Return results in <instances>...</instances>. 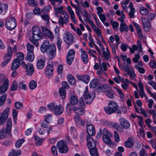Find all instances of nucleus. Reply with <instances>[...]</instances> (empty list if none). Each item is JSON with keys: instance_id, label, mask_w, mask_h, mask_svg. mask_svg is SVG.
<instances>
[{"instance_id": "obj_36", "label": "nucleus", "mask_w": 156, "mask_h": 156, "mask_svg": "<svg viewBox=\"0 0 156 156\" xmlns=\"http://www.w3.org/2000/svg\"><path fill=\"white\" fill-rule=\"evenodd\" d=\"M27 83L23 81H20L19 83V88L20 89L26 90L27 89Z\"/></svg>"}, {"instance_id": "obj_15", "label": "nucleus", "mask_w": 156, "mask_h": 156, "mask_svg": "<svg viewBox=\"0 0 156 156\" xmlns=\"http://www.w3.org/2000/svg\"><path fill=\"white\" fill-rule=\"evenodd\" d=\"M49 8L45 6L41 10V17L45 21H48L49 20Z\"/></svg>"}, {"instance_id": "obj_49", "label": "nucleus", "mask_w": 156, "mask_h": 156, "mask_svg": "<svg viewBox=\"0 0 156 156\" xmlns=\"http://www.w3.org/2000/svg\"><path fill=\"white\" fill-rule=\"evenodd\" d=\"M26 46L28 53H34V47L33 45L28 43L27 44Z\"/></svg>"}, {"instance_id": "obj_45", "label": "nucleus", "mask_w": 156, "mask_h": 156, "mask_svg": "<svg viewBox=\"0 0 156 156\" xmlns=\"http://www.w3.org/2000/svg\"><path fill=\"white\" fill-rule=\"evenodd\" d=\"M78 102L77 97L75 95H72L70 99V102L71 105H75L77 104Z\"/></svg>"}, {"instance_id": "obj_19", "label": "nucleus", "mask_w": 156, "mask_h": 156, "mask_svg": "<svg viewBox=\"0 0 156 156\" xmlns=\"http://www.w3.org/2000/svg\"><path fill=\"white\" fill-rule=\"evenodd\" d=\"M80 51L82 60L84 63L87 64L88 60V57L87 52L83 48L81 49Z\"/></svg>"}, {"instance_id": "obj_34", "label": "nucleus", "mask_w": 156, "mask_h": 156, "mask_svg": "<svg viewBox=\"0 0 156 156\" xmlns=\"http://www.w3.org/2000/svg\"><path fill=\"white\" fill-rule=\"evenodd\" d=\"M128 30V27L125 23H120L119 31L123 33L124 32H127Z\"/></svg>"}, {"instance_id": "obj_3", "label": "nucleus", "mask_w": 156, "mask_h": 156, "mask_svg": "<svg viewBox=\"0 0 156 156\" xmlns=\"http://www.w3.org/2000/svg\"><path fill=\"white\" fill-rule=\"evenodd\" d=\"M104 109L106 113L108 114H112L115 112L121 113V111L119 110L116 103L114 101L110 102L108 107H105Z\"/></svg>"}, {"instance_id": "obj_14", "label": "nucleus", "mask_w": 156, "mask_h": 156, "mask_svg": "<svg viewBox=\"0 0 156 156\" xmlns=\"http://www.w3.org/2000/svg\"><path fill=\"white\" fill-rule=\"evenodd\" d=\"M75 51L73 49H70L67 53V61L68 64L71 65L74 59Z\"/></svg>"}, {"instance_id": "obj_6", "label": "nucleus", "mask_w": 156, "mask_h": 156, "mask_svg": "<svg viewBox=\"0 0 156 156\" xmlns=\"http://www.w3.org/2000/svg\"><path fill=\"white\" fill-rule=\"evenodd\" d=\"M83 96L87 104H90L94 100L95 94L94 93L90 94L89 93L88 87L86 86L84 91Z\"/></svg>"}, {"instance_id": "obj_62", "label": "nucleus", "mask_w": 156, "mask_h": 156, "mask_svg": "<svg viewBox=\"0 0 156 156\" xmlns=\"http://www.w3.org/2000/svg\"><path fill=\"white\" fill-rule=\"evenodd\" d=\"M16 56L18 58H17L19 61H22L24 59V55L23 53L21 52H19L17 53Z\"/></svg>"}, {"instance_id": "obj_46", "label": "nucleus", "mask_w": 156, "mask_h": 156, "mask_svg": "<svg viewBox=\"0 0 156 156\" xmlns=\"http://www.w3.org/2000/svg\"><path fill=\"white\" fill-rule=\"evenodd\" d=\"M34 53H27L26 59L28 60L30 62H32L34 60Z\"/></svg>"}, {"instance_id": "obj_40", "label": "nucleus", "mask_w": 156, "mask_h": 156, "mask_svg": "<svg viewBox=\"0 0 156 156\" xmlns=\"http://www.w3.org/2000/svg\"><path fill=\"white\" fill-rule=\"evenodd\" d=\"M37 86L36 81L34 80H32L30 81L29 84V87L30 90H34L35 89Z\"/></svg>"}, {"instance_id": "obj_10", "label": "nucleus", "mask_w": 156, "mask_h": 156, "mask_svg": "<svg viewBox=\"0 0 156 156\" xmlns=\"http://www.w3.org/2000/svg\"><path fill=\"white\" fill-rule=\"evenodd\" d=\"M10 108L6 107L2 113H0V125L2 124L7 119Z\"/></svg>"}, {"instance_id": "obj_13", "label": "nucleus", "mask_w": 156, "mask_h": 156, "mask_svg": "<svg viewBox=\"0 0 156 156\" xmlns=\"http://www.w3.org/2000/svg\"><path fill=\"white\" fill-rule=\"evenodd\" d=\"M62 15H59L58 17V23L59 25L61 27H63L64 24H66L69 22V19L68 14H65Z\"/></svg>"}, {"instance_id": "obj_11", "label": "nucleus", "mask_w": 156, "mask_h": 156, "mask_svg": "<svg viewBox=\"0 0 156 156\" xmlns=\"http://www.w3.org/2000/svg\"><path fill=\"white\" fill-rule=\"evenodd\" d=\"M63 39L67 44L71 45L73 43L74 37L72 34L69 31H66L64 34Z\"/></svg>"}, {"instance_id": "obj_54", "label": "nucleus", "mask_w": 156, "mask_h": 156, "mask_svg": "<svg viewBox=\"0 0 156 156\" xmlns=\"http://www.w3.org/2000/svg\"><path fill=\"white\" fill-rule=\"evenodd\" d=\"M134 66L140 73L144 74L145 73V69L143 67H140L136 64Z\"/></svg>"}, {"instance_id": "obj_7", "label": "nucleus", "mask_w": 156, "mask_h": 156, "mask_svg": "<svg viewBox=\"0 0 156 156\" xmlns=\"http://www.w3.org/2000/svg\"><path fill=\"white\" fill-rule=\"evenodd\" d=\"M5 26L7 28L10 30L15 29L16 26V20L14 18H9L5 21Z\"/></svg>"}, {"instance_id": "obj_55", "label": "nucleus", "mask_w": 156, "mask_h": 156, "mask_svg": "<svg viewBox=\"0 0 156 156\" xmlns=\"http://www.w3.org/2000/svg\"><path fill=\"white\" fill-rule=\"evenodd\" d=\"M132 68L131 66H128V64H127L125 62H124L123 64V68L122 70L125 71H127L129 72L130 71L131 68Z\"/></svg>"}, {"instance_id": "obj_53", "label": "nucleus", "mask_w": 156, "mask_h": 156, "mask_svg": "<svg viewBox=\"0 0 156 156\" xmlns=\"http://www.w3.org/2000/svg\"><path fill=\"white\" fill-rule=\"evenodd\" d=\"M90 152L91 156H99L96 148L90 149Z\"/></svg>"}, {"instance_id": "obj_27", "label": "nucleus", "mask_w": 156, "mask_h": 156, "mask_svg": "<svg viewBox=\"0 0 156 156\" xmlns=\"http://www.w3.org/2000/svg\"><path fill=\"white\" fill-rule=\"evenodd\" d=\"M26 74L27 75L31 76L34 71V69L33 66L31 63H28L27 64V66L26 68Z\"/></svg>"}, {"instance_id": "obj_25", "label": "nucleus", "mask_w": 156, "mask_h": 156, "mask_svg": "<svg viewBox=\"0 0 156 156\" xmlns=\"http://www.w3.org/2000/svg\"><path fill=\"white\" fill-rule=\"evenodd\" d=\"M74 120L76 126H83L85 125V122L82 120L80 117L78 115H76L75 116Z\"/></svg>"}, {"instance_id": "obj_39", "label": "nucleus", "mask_w": 156, "mask_h": 156, "mask_svg": "<svg viewBox=\"0 0 156 156\" xmlns=\"http://www.w3.org/2000/svg\"><path fill=\"white\" fill-rule=\"evenodd\" d=\"M12 126V121L10 118H9L6 122L5 130L11 133Z\"/></svg>"}, {"instance_id": "obj_32", "label": "nucleus", "mask_w": 156, "mask_h": 156, "mask_svg": "<svg viewBox=\"0 0 156 156\" xmlns=\"http://www.w3.org/2000/svg\"><path fill=\"white\" fill-rule=\"evenodd\" d=\"M134 145V141L133 139L131 138H129L127 140L125 141L124 145L126 147L128 148H130L133 147Z\"/></svg>"}, {"instance_id": "obj_61", "label": "nucleus", "mask_w": 156, "mask_h": 156, "mask_svg": "<svg viewBox=\"0 0 156 156\" xmlns=\"http://www.w3.org/2000/svg\"><path fill=\"white\" fill-rule=\"evenodd\" d=\"M114 133V138L115 141L116 142H119L120 140V139L118 133L116 131H115Z\"/></svg>"}, {"instance_id": "obj_9", "label": "nucleus", "mask_w": 156, "mask_h": 156, "mask_svg": "<svg viewBox=\"0 0 156 156\" xmlns=\"http://www.w3.org/2000/svg\"><path fill=\"white\" fill-rule=\"evenodd\" d=\"M57 147L60 153H66L68 151L69 149L67 145L62 140H60L57 143Z\"/></svg>"}, {"instance_id": "obj_12", "label": "nucleus", "mask_w": 156, "mask_h": 156, "mask_svg": "<svg viewBox=\"0 0 156 156\" xmlns=\"http://www.w3.org/2000/svg\"><path fill=\"white\" fill-rule=\"evenodd\" d=\"M100 69L97 72V74L101 78H102L101 75L105 76H107V74L105 71H106L108 68L107 67V65L106 63L102 62L100 64Z\"/></svg>"}, {"instance_id": "obj_4", "label": "nucleus", "mask_w": 156, "mask_h": 156, "mask_svg": "<svg viewBox=\"0 0 156 156\" xmlns=\"http://www.w3.org/2000/svg\"><path fill=\"white\" fill-rule=\"evenodd\" d=\"M102 132L103 140L104 142L109 147H112L113 146L112 142L110 138L112 136L111 133L106 128L103 129Z\"/></svg>"}, {"instance_id": "obj_56", "label": "nucleus", "mask_w": 156, "mask_h": 156, "mask_svg": "<svg viewBox=\"0 0 156 156\" xmlns=\"http://www.w3.org/2000/svg\"><path fill=\"white\" fill-rule=\"evenodd\" d=\"M70 131L71 134L73 136L74 138H76L77 137V134L75 128L73 127H71L70 128Z\"/></svg>"}, {"instance_id": "obj_30", "label": "nucleus", "mask_w": 156, "mask_h": 156, "mask_svg": "<svg viewBox=\"0 0 156 156\" xmlns=\"http://www.w3.org/2000/svg\"><path fill=\"white\" fill-rule=\"evenodd\" d=\"M73 110L76 113L81 115L84 113V110L83 107L79 106V108L74 106L73 107Z\"/></svg>"}, {"instance_id": "obj_5", "label": "nucleus", "mask_w": 156, "mask_h": 156, "mask_svg": "<svg viewBox=\"0 0 156 156\" xmlns=\"http://www.w3.org/2000/svg\"><path fill=\"white\" fill-rule=\"evenodd\" d=\"M49 109H51L56 115L61 114L64 111L63 107L60 105H57L55 103L49 104Z\"/></svg>"}, {"instance_id": "obj_2", "label": "nucleus", "mask_w": 156, "mask_h": 156, "mask_svg": "<svg viewBox=\"0 0 156 156\" xmlns=\"http://www.w3.org/2000/svg\"><path fill=\"white\" fill-rule=\"evenodd\" d=\"M82 14L83 16L86 18L87 22L90 24L91 28L95 32L98 36H101V33L100 30L96 26L93 21L88 17H90V16L86 9L83 10V13H82Z\"/></svg>"}, {"instance_id": "obj_50", "label": "nucleus", "mask_w": 156, "mask_h": 156, "mask_svg": "<svg viewBox=\"0 0 156 156\" xmlns=\"http://www.w3.org/2000/svg\"><path fill=\"white\" fill-rule=\"evenodd\" d=\"M24 139L21 138L18 140L15 143V146L16 148H19L24 142Z\"/></svg>"}, {"instance_id": "obj_41", "label": "nucleus", "mask_w": 156, "mask_h": 156, "mask_svg": "<svg viewBox=\"0 0 156 156\" xmlns=\"http://www.w3.org/2000/svg\"><path fill=\"white\" fill-rule=\"evenodd\" d=\"M48 121L49 115H46L44 116V121L41 123V126L44 128L47 127L48 125Z\"/></svg>"}, {"instance_id": "obj_57", "label": "nucleus", "mask_w": 156, "mask_h": 156, "mask_svg": "<svg viewBox=\"0 0 156 156\" xmlns=\"http://www.w3.org/2000/svg\"><path fill=\"white\" fill-rule=\"evenodd\" d=\"M140 12L142 15H146L148 14L149 11L145 7H142L140 8Z\"/></svg>"}, {"instance_id": "obj_35", "label": "nucleus", "mask_w": 156, "mask_h": 156, "mask_svg": "<svg viewBox=\"0 0 156 156\" xmlns=\"http://www.w3.org/2000/svg\"><path fill=\"white\" fill-rule=\"evenodd\" d=\"M67 78L68 81L71 85H73L75 82V79L71 74H68L67 76Z\"/></svg>"}, {"instance_id": "obj_63", "label": "nucleus", "mask_w": 156, "mask_h": 156, "mask_svg": "<svg viewBox=\"0 0 156 156\" xmlns=\"http://www.w3.org/2000/svg\"><path fill=\"white\" fill-rule=\"evenodd\" d=\"M18 85L16 81H13L11 87V90L12 91L16 90L17 88Z\"/></svg>"}, {"instance_id": "obj_22", "label": "nucleus", "mask_w": 156, "mask_h": 156, "mask_svg": "<svg viewBox=\"0 0 156 156\" xmlns=\"http://www.w3.org/2000/svg\"><path fill=\"white\" fill-rule=\"evenodd\" d=\"M11 136V134L5 130L4 128L2 129L0 131V138L3 139L7 137Z\"/></svg>"}, {"instance_id": "obj_31", "label": "nucleus", "mask_w": 156, "mask_h": 156, "mask_svg": "<svg viewBox=\"0 0 156 156\" xmlns=\"http://www.w3.org/2000/svg\"><path fill=\"white\" fill-rule=\"evenodd\" d=\"M8 9L7 4L0 3V14L5 15L6 12Z\"/></svg>"}, {"instance_id": "obj_1", "label": "nucleus", "mask_w": 156, "mask_h": 156, "mask_svg": "<svg viewBox=\"0 0 156 156\" xmlns=\"http://www.w3.org/2000/svg\"><path fill=\"white\" fill-rule=\"evenodd\" d=\"M32 35L29 38L31 42L36 47L39 46L38 40L42 38V33L41 29L38 26H34L32 28Z\"/></svg>"}, {"instance_id": "obj_26", "label": "nucleus", "mask_w": 156, "mask_h": 156, "mask_svg": "<svg viewBox=\"0 0 156 156\" xmlns=\"http://www.w3.org/2000/svg\"><path fill=\"white\" fill-rule=\"evenodd\" d=\"M87 132L89 136H93L95 133V131L94 126L91 124L87 125L86 126Z\"/></svg>"}, {"instance_id": "obj_21", "label": "nucleus", "mask_w": 156, "mask_h": 156, "mask_svg": "<svg viewBox=\"0 0 156 156\" xmlns=\"http://www.w3.org/2000/svg\"><path fill=\"white\" fill-rule=\"evenodd\" d=\"M142 21L144 30L146 31H148L151 28L150 23L147 20L146 18H143Z\"/></svg>"}, {"instance_id": "obj_42", "label": "nucleus", "mask_w": 156, "mask_h": 156, "mask_svg": "<svg viewBox=\"0 0 156 156\" xmlns=\"http://www.w3.org/2000/svg\"><path fill=\"white\" fill-rule=\"evenodd\" d=\"M115 89L117 92L118 93L119 97L122 101H123L125 100V94L120 89L115 87H114Z\"/></svg>"}, {"instance_id": "obj_24", "label": "nucleus", "mask_w": 156, "mask_h": 156, "mask_svg": "<svg viewBox=\"0 0 156 156\" xmlns=\"http://www.w3.org/2000/svg\"><path fill=\"white\" fill-rule=\"evenodd\" d=\"M49 49V41L44 40L41 47V50L43 53H47Z\"/></svg>"}, {"instance_id": "obj_8", "label": "nucleus", "mask_w": 156, "mask_h": 156, "mask_svg": "<svg viewBox=\"0 0 156 156\" xmlns=\"http://www.w3.org/2000/svg\"><path fill=\"white\" fill-rule=\"evenodd\" d=\"M101 90L105 92L106 96L109 98H112L113 94L112 91V88L108 84H104L101 87Z\"/></svg>"}, {"instance_id": "obj_64", "label": "nucleus", "mask_w": 156, "mask_h": 156, "mask_svg": "<svg viewBox=\"0 0 156 156\" xmlns=\"http://www.w3.org/2000/svg\"><path fill=\"white\" fill-rule=\"evenodd\" d=\"M155 15L154 13H150L147 16L146 20L148 21H151L153 20L155 17Z\"/></svg>"}, {"instance_id": "obj_16", "label": "nucleus", "mask_w": 156, "mask_h": 156, "mask_svg": "<svg viewBox=\"0 0 156 156\" xmlns=\"http://www.w3.org/2000/svg\"><path fill=\"white\" fill-rule=\"evenodd\" d=\"M9 82L7 79H5L2 86H0V94H2L5 92L9 86Z\"/></svg>"}, {"instance_id": "obj_58", "label": "nucleus", "mask_w": 156, "mask_h": 156, "mask_svg": "<svg viewBox=\"0 0 156 156\" xmlns=\"http://www.w3.org/2000/svg\"><path fill=\"white\" fill-rule=\"evenodd\" d=\"M80 1L81 5L84 8H88L89 7L90 5L87 1L85 0L84 2L83 0H80Z\"/></svg>"}, {"instance_id": "obj_59", "label": "nucleus", "mask_w": 156, "mask_h": 156, "mask_svg": "<svg viewBox=\"0 0 156 156\" xmlns=\"http://www.w3.org/2000/svg\"><path fill=\"white\" fill-rule=\"evenodd\" d=\"M6 98V95L4 94L2 95L0 98V107L3 105L4 104Z\"/></svg>"}, {"instance_id": "obj_20", "label": "nucleus", "mask_w": 156, "mask_h": 156, "mask_svg": "<svg viewBox=\"0 0 156 156\" xmlns=\"http://www.w3.org/2000/svg\"><path fill=\"white\" fill-rule=\"evenodd\" d=\"M119 121L121 126L123 128L127 129L130 127V124L126 119L123 118H121L119 119Z\"/></svg>"}, {"instance_id": "obj_47", "label": "nucleus", "mask_w": 156, "mask_h": 156, "mask_svg": "<svg viewBox=\"0 0 156 156\" xmlns=\"http://www.w3.org/2000/svg\"><path fill=\"white\" fill-rule=\"evenodd\" d=\"M98 80L97 79H93L90 83V88H94L98 85Z\"/></svg>"}, {"instance_id": "obj_51", "label": "nucleus", "mask_w": 156, "mask_h": 156, "mask_svg": "<svg viewBox=\"0 0 156 156\" xmlns=\"http://www.w3.org/2000/svg\"><path fill=\"white\" fill-rule=\"evenodd\" d=\"M59 94L62 98L64 99L66 97V91L65 89L63 87H61L59 89Z\"/></svg>"}, {"instance_id": "obj_23", "label": "nucleus", "mask_w": 156, "mask_h": 156, "mask_svg": "<svg viewBox=\"0 0 156 156\" xmlns=\"http://www.w3.org/2000/svg\"><path fill=\"white\" fill-rule=\"evenodd\" d=\"M67 10L70 15V19L74 23H77V20L75 18L74 12L72 9L71 7L69 6H67Z\"/></svg>"}, {"instance_id": "obj_17", "label": "nucleus", "mask_w": 156, "mask_h": 156, "mask_svg": "<svg viewBox=\"0 0 156 156\" xmlns=\"http://www.w3.org/2000/svg\"><path fill=\"white\" fill-rule=\"evenodd\" d=\"M86 138L87 141V146L90 149L96 148L95 141L90 136H87Z\"/></svg>"}, {"instance_id": "obj_29", "label": "nucleus", "mask_w": 156, "mask_h": 156, "mask_svg": "<svg viewBox=\"0 0 156 156\" xmlns=\"http://www.w3.org/2000/svg\"><path fill=\"white\" fill-rule=\"evenodd\" d=\"M20 64V61L17 58L14 60L12 62L11 67V69L12 70H14L17 69Z\"/></svg>"}, {"instance_id": "obj_28", "label": "nucleus", "mask_w": 156, "mask_h": 156, "mask_svg": "<svg viewBox=\"0 0 156 156\" xmlns=\"http://www.w3.org/2000/svg\"><path fill=\"white\" fill-rule=\"evenodd\" d=\"M129 8L130 9V11L129 13V16L131 18H135V13L136 12V10L135 8L133 7V3L130 2L128 6Z\"/></svg>"}, {"instance_id": "obj_43", "label": "nucleus", "mask_w": 156, "mask_h": 156, "mask_svg": "<svg viewBox=\"0 0 156 156\" xmlns=\"http://www.w3.org/2000/svg\"><path fill=\"white\" fill-rule=\"evenodd\" d=\"M105 125L109 127H113L115 128H116L119 126L117 123L110 121H106Z\"/></svg>"}, {"instance_id": "obj_44", "label": "nucleus", "mask_w": 156, "mask_h": 156, "mask_svg": "<svg viewBox=\"0 0 156 156\" xmlns=\"http://www.w3.org/2000/svg\"><path fill=\"white\" fill-rule=\"evenodd\" d=\"M34 138L35 143L37 146H40L42 144L43 140V139L40 138L36 135L34 136Z\"/></svg>"}, {"instance_id": "obj_33", "label": "nucleus", "mask_w": 156, "mask_h": 156, "mask_svg": "<svg viewBox=\"0 0 156 156\" xmlns=\"http://www.w3.org/2000/svg\"><path fill=\"white\" fill-rule=\"evenodd\" d=\"M102 51H103L102 54L104 58L106 60H108L111 57V54L108 48H107L106 50L105 49L104 50H102Z\"/></svg>"}, {"instance_id": "obj_18", "label": "nucleus", "mask_w": 156, "mask_h": 156, "mask_svg": "<svg viewBox=\"0 0 156 156\" xmlns=\"http://www.w3.org/2000/svg\"><path fill=\"white\" fill-rule=\"evenodd\" d=\"M56 48L55 45L51 43L49 45V58H53L56 55Z\"/></svg>"}, {"instance_id": "obj_60", "label": "nucleus", "mask_w": 156, "mask_h": 156, "mask_svg": "<svg viewBox=\"0 0 156 156\" xmlns=\"http://www.w3.org/2000/svg\"><path fill=\"white\" fill-rule=\"evenodd\" d=\"M90 77L89 75H85L83 76V79L82 81L85 83H87L89 81Z\"/></svg>"}, {"instance_id": "obj_48", "label": "nucleus", "mask_w": 156, "mask_h": 156, "mask_svg": "<svg viewBox=\"0 0 156 156\" xmlns=\"http://www.w3.org/2000/svg\"><path fill=\"white\" fill-rule=\"evenodd\" d=\"M63 7L57 8L55 6H54V9L55 11L57 13H59L62 15H64L65 14H67L66 12L63 10Z\"/></svg>"}, {"instance_id": "obj_37", "label": "nucleus", "mask_w": 156, "mask_h": 156, "mask_svg": "<svg viewBox=\"0 0 156 156\" xmlns=\"http://www.w3.org/2000/svg\"><path fill=\"white\" fill-rule=\"evenodd\" d=\"M45 66V61L42 59L38 60L37 62V67L39 69H42Z\"/></svg>"}, {"instance_id": "obj_38", "label": "nucleus", "mask_w": 156, "mask_h": 156, "mask_svg": "<svg viewBox=\"0 0 156 156\" xmlns=\"http://www.w3.org/2000/svg\"><path fill=\"white\" fill-rule=\"evenodd\" d=\"M17 51V47L16 45L14 46L13 49L10 46H8L7 48V54L12 56L13 51L15 52Z\"/></svg>"}, {"instance_id": "obj_52", "label": "nucleus", "mask_w": 156, "mask_h": 156, "mask_svg": "<svg viewBox=\"0 0 156 156\" xmlns=\"http://www.w3.org/2000/svg\"><path fill=\"white\" fill-rule=\"evenodd\" d=\"M41 29L42 30V38L43 37L47 36L49 34V30L46 27L42 26L41 27Z\"/></svg>"}]
</instances>
